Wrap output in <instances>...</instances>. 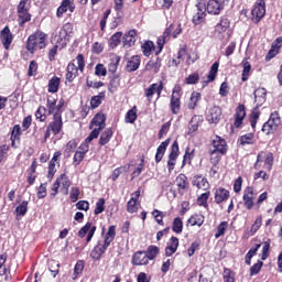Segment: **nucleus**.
Returning a JSON list of instances; mask_svg holds the SVG:
<instances>
[{"mask_svg": "<svg viewBox=\"0 0 282 282\" xmlns=\"http://www.w3.org/2000/svg\"><path fill=\"white\" fill-rule=\"evenodd\" d=\"M226 154L219 153L217 150H209V161L214 166H217L219 162H221V158H224Z\"/></svg>", "mask_w": 282, "mask_h": 282, "instance_id": "nucleus-56", "label": "nucleus"}, {"mask_svg": "<svg viewBox=\"0 0 282 282\" xmlns=\"http://www.w3.org/2000/svg\"><path fill=\"white\" fill-rule=\"evenodd\" d=\"M164 90V83L159 82L151 84L148 88L144 89V96L148 102H153V96L156 94V99L160 100L162 98V91Z\"/></svg>", "mask_w": 282, "mask_h": 282, "instance_id": "nucleus-9", "label": "nucleus"}, {"mask_svg": "<svg viewBox=\"0 0 282 282\" xmlns=\"http://www.w3.org/2000/svg\"><path fill=\"white\" fill-rule=\"evenodd\" d=\"M74 34V23L67 22L61 29L57 35H55V41L57 45L65 46L69 43V37Z\"/></svg>", "mask_w": 282, "mask_h": 282, "instance_id": "nucleus-6", "label": "nucleus"}, {"mask_svg": "<svg viewBox=\"0 0 282 282\" xmlns=\"http://www.w3.org/2000/svg\"><path fill=\"white\" fill-rule=\"evenodd\" d=\"M112 138H113V129L112 128L106 129L100 134L99 147H105L106 144H109V142H111Z\"/></svg>", "mask_w": 282, "mask_h": 282, "instance_id": "nucleus-39", "label": "nucleus"}, {"mask_svg": "<svg viewBox=\"0 0 282 282\" xmlns=\"http://www.w3.org/2000/svg\"><path fill=\"white\" fill-rule=\"evenodd\" d=\"M35 118L40 120V122H45V120H47V108L40 106L35 111Z\"/></svg>", "mask_w": 282, "mask_h": 282, "instance_id": "nucleus-58", "label": "nucleus"}, {"mask_svg": "<svg viewBox=\"0 0 282 282\" xmlns=\"http://www.w3.org/2000/svg\"><path fill=\"white\" fill-rule=\"evenodd\" d=\"M118 87H120V74L111 75L108 86L109 91L113 94V91H118Z\"/></svg>", "mask_w": 282, "mask_h": 282, "instance_id": "nucleus-49", "label": "nucleus"}, {"mask_svg": "<svg viewBox=\"0 0 282 282\" xmlns=\"http://www.w3.org/2000/svg\"><path fill=\"white\" fill-rule=\"evenodd\" d=\"M47 128L54 135H58V133L63 131V113L55 112L53 115V120L48 123Z\"/></svg>", "mask_w": 282, "mask_h": 282, "instance_id": "nucleus-15", "label": "nucleus"}, {"mask_svg": "<svg viewBox=\"0 0 282 282\" xmlns=\"http://www.w3.org/2000/svg\"><path fill=\"white\" fill-rule=\"evenodd\" d=\"M120 43H122V31L116 32L108 40V45H109L110 50H116V47H118V45H120Z\"/></svg>", "mask_w": 282, "mask_h": 282, "instance_id": "nucleus-42", "label": "nucleus"}, {"mask_svg": "<svg viewBox=\"0 0 282 282\" xmlns=\"http://www.w3.org/2000/svg\"><path fill=\"white\" fill-rule=\"evenodd\" d=\"M143 56H151V54H153V52H155V44L153 43V41H145L142 46H141Z\"/></svg>", "mask_w": 282, "mask_h": 282, "instance_id": "nucleus-50", "label": "nucleus"}, {"mask_svg": "<svg viewBox=\"0 0 282 282\" xmlns=\"http://www.w3.org/2000/svg\"><path fill=\"white\" fill-rule=\"evenodd\" d=\"M161 67H162V58L160 57L151 58L145 65V72H150V74H158Z\"/></svg>", "mask_w": 282, "mask_h": 282, "instance_id": "nucleus-30", "label": "nucleus"}, {"mask_svg": "<svg viewBox=\"0 0 282 282\" xmlns=\"http://www.w3.org/2000/svg\"><path fill=\"white\" fill-rule=\"evenodd\" d=\"M135 36H138V30L135 29L124 33L122 36L123 47H133V45H135Z\"/></svg>", "mask_w": 282, "mask_h": 282, "instance_id": "nucleus-27", "label": "nucleus"}, {"mask_svg": "<svg viewBox=\"0 0 282 282\" xmlns=\"http://www.w3.org/2000/svg\"><path fill=\"white\" fill-rule=\"evenodd\" d=\"M177 158H180V143L175 140L171 147V152L169 154L167 161V171L169 173H173L175 171V164L177 162Z\"/></svg>", "mask_w": 282, "mask_h": 282, "instance_id": "nucleus-12", "label": "nucleus"}, {"mask_svg": "<svg viewBox=\"0 0 282 282\" xmlns=\"http://www.w3.org/2000/svg\"><path fill=\"white\" fill-rule=\"evenodd\" d=\"M172 230L176 235H182V231L184 230V223L182 221L181 217H176L173 219Z\"/></svg>", "mask_w": 282, "mask_h": 282, "instance_id": "nucleus-55", "label": "nucleus"}, {"mask_svg": "<svg viewBox=\"0 0 282 282\" xmlns=\"http://www.w3.org/2000/svg\"><path fill=\"white\" fill-rule=\"evenodd\" d=\"M47 47V33L36 30L29 35L26 40V50L30 54H34L36 50H45Z\"/></svg>", "mask_w": 282, "mask_h": 282, "instance_id": "nucleus-3", "label": "nucleus"}, {"mask_svg": "<svg viewBox=\"0 0 282 282\" xmlns=\"http://www.w3.org/2000/svg\"><path fill=\"white\" fill-rule=\"evenodd\" d=\"M242 65V74H241V80L242 83H246L250 78V72H252V64L248 62L247 59H243L241 62Z\"/></svg>", "mask_w": 282, "mask_h": 282, "instance_id": "nucleus-45", "label": "nucleus"}, {"mask_svg": "<svg viewBox=\"0 0 282 282\" xmlns=\"http://www.w3.org/2000/svg\"><path fill=\"white\" fill-rule=\"evenodd\" d=\"M76 61H77V66H76ZM85 55L82 53L76 56V59H73L68 63L66 67V82L67 83H74L76 80V77L78 76V72L83 74L85 72Z\"/></svg>", "mask_w": 282, "mask_h": 282, "instance_id": "nucleus-4", "label": "nucleus"}, {"mask_svg": "<svg viewBox=\"0 0 282 282\" xmlns=\"http://www.w3.org/2000/svg\"><path fill=\"white\" fill-rule=\"evenodd\" d=\"M59 89H61V77L53 76L48 80L47 91H48V94H58Z\"/></svg>", "mask_w": 282, "mask_h": 282, "instance_id": "nucleus-37", "label": "nucleus"}, {"mask_svg": "<svg viewBox=\"0 0 282 282\" xmlns=\"http://www.w3.org/2000/svg\"><path fill=\"white\" fill-rule=\"evenodd\" d=\"M238 142L241 147H246V144H254V133H247L241 135L238 139Z\"/></svg>", "mask_w": 282, "mask_h": 282, "instance_id": "nucleus-57", "label": "nucleus"}, {"mask_svg": "<svg viewBox=\"0 0 282 282\" xmlns=\"http://www.w3.org/2000/svg\"><path fill=\"white\" fill-rule=\"evenodd\" d=\"M175 184L178 195H184L191 187V183H188V176H186L184 173H181L176 176Z\"/></svg>", "mask_w": 282, "mask_h": 282, "instance_id": "nucleus-18", "label": "nucleus"}, {"mask_svg": "<svg viewBox=\"0 0 282 282\" xmlns=\"http://www.w3.org/2000/svg\"><path fill=\"white\" fill-rule=\"evenodd\" d=\"M152 216L154 217V219H155L156 224H159V226H164V218L166 217V214H164L160 209H154L152 212Z\"/></svg>", "mask_w": 282, "mask_h": 282, "instance_id": "nucleus-60", "label": "nucleus"}, {"mask_svg": "<svg viewBox=\"0 0 282 282\" xmlns=\"http://www.w3.org/2000/svg\"><path fill=\"white\" fill-rule=\"evenodd\" d=\"M197 13L193 15L194 25H199L204 23L206 19V12L208 14H221L224 10V0H197Z\"/></svg>", "mask_w": 282, "mask_h": 282, "instance_id": "nucleus-1", "label": "nucleus"}, {"mask_svg": "<svg viewBox=\"0 0 282 282\" xmlns=\"http://www.w3.org/2000/svg\"><path fill=\"white\" fill-rule=\"evenodd\" d=\"M12 41H14V35L10 31V26L7 25L0 31V42L7 52L10 50Z\"/></svg>", "mask_w": 282, "mask_h": 282, "instance_id": "nucleus-17", "label": "nucleus"}, {"mask_svg": "<svg viewBox=\"0 0 282 282\" xmlns=\"http://www.w3.org/2000/svg\"><path fill=\"white\" fill-rule=\"evenodd\" d=\"M22 134H23V131L21 130V126L15 124L12 128L10 140H18L19 141V140H21Z\"/></svg>", "mask_w": 282, "mask_h": 282, "instance_id": "nucleus-63", "label": "nucleus"}, {"mask_svg": "<svg viewBox=\"0 0 282 282\" xmlns=\"http://www.w3.org/2000/svg\"><path fill=\"white\" fill-rule=\"evenodd\" d=\"M97 227L94 226L91 223H86L85 226H83L79 231H78V237L80 239H85L86 237V242L89 243L91 239H94V235H96ZM88 234V235H87Z\"/></svg>", "mask_w": 282, "mask_h": 282, "instance_id": "nucleus-16", "label": "nucleus"}, {"mask_svg": "<svg viewBox=\"0 0 282 282\" xmlns=\"http://www.w3.org/2000/svg\"><path fill=\"white\" fill-rule=\"evenodd\" d=\"M69 10L70 13L76 10V4L74 3V0H63L61 6L57 8L56 17L57 19H63V14Z\"/></svg>", "mask_w": 282, "mask_h": 282, "instance_id": "nucleus-21", "label": "nucleus"}, {"mask_svg": "<svg viewBox=\"0 0 282 282\" xmlns=\"http://www.w3.org/2000/svg\"><path fill=\"white\" fill-rule=\"evenodd\" d=\"M175 30V24H170L169 28H166L161 36L158 37L156 45L158 50L155 51V56H160L162 54V51L164 50V45H166V42L171 40V33Z\"/></svg>", "mask_w": 282, "mask_h": 282, "instance_id": "nucleus-10", "label": "nucleus"}, {"mask_svg": "<svg viewBox=\"0 0 282 282\" xmlns=\"http://www.w3.org/2000/svg\"><path fill=\"white\" fill-rule=\"evenodd\" d=\"M56 102H58V100L52 96L47 97L46 99V107L48 109V116H54V113H56V111H58L57 105Z\"/></svg>", "mask_w": 282, "mask_h": 282, "instance_id": "nucleus-52", "label": "nucleus"}, {"mask_svg": "<svg viewBox=\"0 0 282 282\" xmlns=\"http://www.w3.org/2000/svg\"><path fill=\"white\" fill-rule=\"evenodd\" d=\"M142 57H140V55H132L130 58L127 59L126 72H128L129 74L138 72L140 69Z\"/></svg>", "mask_w": 282, "mask_h": 282, "instance_id": "nucleus-22", "label": "nucleus"}, {"mask_svg": "<svg viewBox=\"0 0 282 282\" xmlns=\"http://www.w3.org/2000/svg\"><path fill=\"white\" fill-rule=\"evenodd\" d=\"M145 254L148 257L149 261H154V259L158 258V254H160V247L155 245H151L148 247Z\"/></svg>", "mask_w": 282, "mask_h": 282, "instance_id": "nucleus-54", "label": "nucleus"}, {"mask_svg": "<svg viewBox=\"0 0 282 282\" xmlns=\"http://www.w3.org/2000/svg\"><path fill=\"white\" fill-rule=\"evenodd\" d=\"M263 226V216L259 215L257 216L256 220L251 225V228L249 231L246 232L248 237H254L257 232H259V229Z\"/></svg>", "mask_w": 282, "mask_h": 282, "instance_id": "nucleus-38", "label": "nucleus"}, {"mask_svg": "<svg viewBox=\"0 0 282 282\" xmlns=\"http://www.w3.org/2000/svg\"><path fill=\"white\" fill-rule=\"evenodd\" d=\"M188 52V46L183 45L177 51L176 58H172L169 61V67H180V63H182V59L184 58V55Z\"/></svg>", "mask_w": 282, "mask_h": 282, "instance_id": "nucleus-32", "label": "nucleus"}, {"mask_svg": "<svg viewBox=\"0 0 282 282\" xmlns=\"http://www.w3.org/2000/svg\"><path fill=\"white\" fill-rule=\"evenodd\" d=\"M185 85H197V83H199V73L195 72L191 75H188L185 79H184Z\"/></svg>", "mask_w": 282, "mask_h": 282, "instance_id": "nucleus-62", "label": "nucleus"}, {"mask_svg": "<svg viewBox=\"0 0 282 282\" xmlns=\"http://www.w3.org/2000/svg\"><path fill=\"white\" fill-rule=\"evenodd\" d=\"M84 270H85V261L78 260L74 267L73 281H76V279H79V276L83 275Z\"/></svg>", "mask_w": 282, "mask_h": 282, "instance_id": "nucleus-53", "label": "nucleus"}, {"mask_svg": "<svg viewBox=\"0 0 282 282\" xmlns=\"http://www.w3.org/2000/svg\"><path fill=\"white\" fill-rule=\"evenodd\" d=\"M192 184L200 191H210V183L208 182V178L204 177L202 174L194 175Z\"/></svg>", "mask_w": 282, "mask_h": 282, "instance_id": "nucleus-23", "label": "nucleus"}, {"mask_svg": "<svg viewBox=\"0 0 282 282\" xmlns=\"http://www.w3.org/2000/svg\"><path fill=\"white\" fill-rule=\"evenodd\" d=\"M116 239V226H109L108 231L106 232L104 240H98L96 246L90 252L91 259L94 261H100L102 259V254L107 252V248L111 246V242Z\"/></svg>", "mask_w": 282, "mask_h": 282, "instance_id": "nucleus-2", "label": "nucleus"}, {"mask_svg": "<svg viewBox=\"0 0 282 282\" xmlns=\"http://www.w3.org/2000/svg\"><path fill=\"white\" fill-rule=\"evenodd\" d=\"M30 202L22 200L20 205H18L14 209V215L17 218L19 217H25L28 215Z\"/></svg>", "mask_w": 282, "mask_h": 282, "instance_id": "nucleus-44", "label": "nucleus"}, {"mask_svg": "<svg viewBox=\"0 0 282 282\" xmlns=\"http://www.w3.org/2000/svg\"><path fill=\"white\" fill-rule=\"evenodd\" d=\"M107 98L106 91H100L98 95H95L90 98V108L98 109L102 105V100Z\"/></svg>", "mask_w": 282, "mask_h": 282, "instance_id": "nucleus-40", "label": "nucleus"}, {"mask_svg": "<svg viewBox=\"0 0 282 282\" xmlns=\"http://www.w3.org/2000/svg\"><path fill=\"white\" fill-rule=\"evenodd\" d=\"M254 199H257L254 187L247 186L242 195L243 206L247 210H252V208H254Z\"/></svg>", "mask_w": 282, "mask_h": 282, "instance_id": "nucleus-11", "label": "nucleus"}, {"mask_svg": "<svg viewBox=\"0 0 282 282\" xmlns=\"http://www.w3.org/2000/svg\"><path fill=\"white\" fill-rule=\"evenodd\" d=\"M170 110L173 116L182 111V97H170Z\"/></svg>", "mask_w": 282, "mask_h": 282, "instance_id": "nucleus-35", "label": "nucleus"}, {"mask_svg": "<svg viewBox=\"0 0 282 282\" xmlns=\"http://www.w3.org/2000/svg\"><path fill=\"white\" fill-rule=\"evenodd\" d=\"M138 199H140V189L135 191L127 203V213H130V215L138 210Z\"/></svg>", "mask_w": 282, "mask_h": 282, "instance_id": "nucleus-31", "label": "nucleus"}, {"mask_svg": "<svg viewBox=\"0 0 282 282\" xmlns=\"http://www.w3.org/2000/svg\"><path fill=\"white\" fill-rule=\"evenodd\" d=\"M230 29V20L226 17H221L218 24L215 26L217 34H225Z\"/></svg>", "mask_w": 282, "mask_h": 282, "instance_id": "nucleus-36", "label": "nucleus"}, {"mask_svg": "<svg viewBox=\"0 0 282 282\" xmlns=\"http://www.w3.org/2000/svg\"><path fill=\"white\" fill-rule=\"evenodd\" d=\"M208 199H210V191H207V192L200 194L196 199V204H197V206H203V208H205V210H208V208H209Z\"/></svg>", "mask_w": 282, "mask_h": 282, "instance_id": "nucleus-47", "label": "nucleus"}, {"mask_svg": "<svg viewBox=\"0 0 282 282\" xmlns=\"http://www.w3.org/2000/svg\"><path fill=\"white\" fill-rule=\"evenodd\" d=\"M180 248V238L172 236L165 247V257H173Z\"/></svg>", "mask_w": 282, "mask_h": 282, "instance_id": "nucleus-24", "label": "nucleus"}, {"mask_svg": "<svg viewBox=\"0 0 282 282\" xmlns=\"http://www.w3.org/2000/svg\"><path fill=\"white\" fill-rule=\"evenodd\" d=\"M265 17V0H258L251 10V22L259 25Z\"/></svg>", "mask_w": 282, "mask_h": 282, "instance_id": "nucleus-7", "label": "nucleus"}, {"mask_svg": "<svg viewBox=\"0 0 282 282\" xmlns=\"http://www.w3.org/2000/svg\"><path fill=\"white\" fill-rule=\"evenodd\" d=\"M227 230H228V221H221L217 227L215 239H219V237H224Z\"/></svg>", "mask_w": 282, "mask_h": 282, "instance_id": "nucleus-61", "label": "nucleus"}, {"mask_svg": "<svg viewBox=\"0 0 282 282\" xmlns=\"http://www.w3.org/2000/svg\"><path fill=\"white\" fill-rule=\"evenodd\" d=\"M170 144H171V138H167L165 141L161 142V144L158 147L156 153H155L156 164H160V162H162V158H164V154L166 153V149Z\"/></svg>", "mask_w": 282, "mask_h": 282, "instance_id": "nucleus-33", "label": "nucleus"}, {"mask_svg": "<svg viewBox=\"0 0 282 282\" xmlns=\"http://www.w3.org/2000/svg\"><path fill=\"white\" fill-rule=\"evenodd\" d=\"M106 122L107 115H105V112L102 111L97 112L89 123V129H93V131L89 133L88 140L98 139V135H100V131H102L105 127H107Z\"/></svg>", "mask_w": 282, "mask_h": 282, "instance_id": "nucleus-5", "label": "nucleus"}, {"mask_svg": "<svg viewBox=\"0 0 282 282\" xmlns=\"http://www.w3.org/2000/svg\"><path fill=\"white\" fill-rule=\"evenodd\" d=\"M279 124H281V117H279L278 111H274L270 115L269 120L262 126V133H265V135L274 133L276 129H279Z\"/></svg>", "mask_w": 282, "mask_h": 282, "instance_id": "nucleus-8", "label": "nucleus"}, {"mask_svg": "<svg viewBox=\"0 0 282 282\" xmlns=\"http://www.w3.org/2000/svg\"><path fill=\"white\" fill-rule=\"evenodd\" d=\"M215 204H224V202H228L230 199V191L219 187L215 191L214 194Z\"/></svg>", "mask_w": 282, "mask_h": 282, "instance_id": "nucleus-25", "label": "nucleus"}, {"mask_svg": "<svg viewBox=\"0 0 282 282\" xmlns=\"http://www.w3.org/2000/svg\"><path fill=\"white\" fill-rule=\"evenodd\" d=\"M132 265H149V257L147 251H137L132 256Z\"/></svg>", "mask_w": 282, "mask_h": 282, "instance_id": "nucleus-28", "label": "nucleus"}, {"mask_svg": "<svg viewBox=\"0 0 282 282\" xmlns=\"http://www.w3.org/2000/svg\"><path fill=\"white\" fill-rule=\"evenodd\" d=\"M61 155H63V152H54L53 158L48 162L47 180H50V182H52L54 180V175H56V165L61 166Z\"/></svg>", "mask_w": 282, "mask_h": 282, "instance_id": "nucleus-14", "label": "nucleus"}, {"mask_svg": "<svg viewBox=\"0 0 282 282\" xmlns=\"http://www.w3.org/2000/svg\"><path fill=\"white\" fill-rule=\"evenodd\" d=\"M206 120L209 124H219L221 120V107L213 106L209 108Z\"/></svg>", "mask_w": 282, "mask_h": 282, "instance_id": "nucleus-19", "label": "nucleus"}, {"mask_svg": "<svg viewBox=\"0 0 282 282\" xmlns=\"http://www.w3.org/2000/svg\"><path fill=\"white\" fill-rule=\"evenodd\" d=\"M206 217L202 214H194L187 219V225L189 226H198V228H202L204 226Z\"/></svg>", "mask_w": 282, "mask_h": 282, "instance_id": "nucleus-43", "label": "nucleus"}, {"mask_svg": "<svg viewBox=\"0 0 282 282\" xmlns=\"http://www.w3.org/2000/svg\"><path fill=\"white\" fill-rule=\"evenodd\" d=\"M199 100H202V93L193 91L187 104L188 109H196Z\"/></svg>", "mask_w": 282, "mask_h": 282, "instance_id": "nucleus-51", "label": "nucleus"}, {"mask_svg": "<svg viewBox=\"0 0 282 282\" xmlns=\"http://www.w3.org/2000/svg\"><path fill=\"white\" fill-rule=\"evenodd\" d=\"M268 98V93L265 91V88H258L254 90V102L256 108L259 110V107H262V105H265V100Z\"/></svg>", "mask_w": 282, "mask_h": 282, "instance_id": "nucleus-29", "label": "nucleus"}, {"mask_svg": "<svg viewBox=\"0 0 282 282\" xmlns=\"http://www.w3.org/2000/svg\"><path fill=\"white\" fill-rule=\"evenodd\" d=\"M219 72V62H215L209 69L207 79L202 82L203 87L208 86L209 83H213L217 78V73Z\"/></svg>", "mask_w": 282, "mask_h": 282, "instance_id": "nucleus-34", "label": "nucleus"}, {"mask_svg": "<svg viewBox=\"0 0 282 282\" xmlns=\"http://www.w3.org/2000/svg\"><path fill=\"white\" fill-rule=\"evenodd\" d=\"M17 12H18V23L20 28H23V25L32 21V14L28 10V8L17 9Z\"/></svg>", "mask_w": 282, "mask_h": 282, "instance_id": "nucleus-26", "label": "nucleus"}, {"mask_svg": "<svg viewBox=\"0 0 282 282\" xmlns=\"http://www.w3.org/2000/svg\"><path fill=\"white\" fill-rule=\"evenodd\" d=\"M223 278H224L225 282H235V271H232L228 268H225Z\"/></svg>", "mask_w": 282, "mask_h": 282, "instance_id": "nucleus-64", "label": "nucleus"}, {"mask_svg": "<svg viewBox=\"0 0 282 282\" xmlns=\"http://www.w3.org/2000/svg\"><path fill=\"white\" fill-rule=\"evenodd\" d=\"M213 151H218L220 155H226L228 153V143L226 139H221V137L216 135L212 141Z\"/></svg>", "mask_w": 282, "mask_h": 282, "instance_id": "nucleus-20", "label": "nucleus"}, {"mask_svg": "<svg viewBox=\"0 0 282 282\" xmlns=\"http://www.w3.org/2000/svg\"><path fill=\"white\" fill-rule=\"evenodd\" d=\"M56 181L59 185L62 184V191H69V186H72V181H69V176H67L66 173H63L59 176H57Z\"/></svg>", "mask_w": 282, "mask_h": 282, "instance_id": "nucleus-48", "label": "nucleus"}, {"mask_svg": "<svg viewBox=\"0 0 282 282\" xmlns=\"http://www.w3.org/2000/svg\"><path fill=\"white\" fill-rule=\"evenodd\" d=\"M261 116V111H259L257 108L252 110L250 117H249V122L251 124V128L257 129V121L259 120V117Z\"/></svg>", "mask_w": 282, "mask_h": 282, "instance_id": "nucleus-59", "label": "nucleus"}, {"mask_svg": "<svg viewBox=\"0 0 282 282\" xmlns=\"http://www.w3.org/2000/svg\"><path fill=\"white\" fill-rule=\"evenodd\" d=\"M193 160H195V149H191V147H187L183 156L182 169H184L186 164L191 166V164H193Z\"/></svg>", "mask_w": 282, "mask_h": 282, "instance_id": "nucleus-41", "label": "nucleus"}, {"mask_svg": "<svg viewBox=\"0 0 282 282\" xmlns=\"http://www.w3.org/2000/svg\"><path fill=\"white\" fill-rule=\"evenodd\" d=\"M135 120H138V106H133L128 110L124 117V122H127V124H133Z\"/></svg>", "mask_w": 282, "mask_h": 282, "instance_id": "nucleus-46", "label": "nucleus"}, {"mask_svg": "<svg viewBox=\"0 0 282 282\" xmlns=\"http://www.w3.org/2000/svg\"><path fill=\"white\" fill-rule=\"evenodd\" d=\"M243 120H246V105L240 104L236 108L231 129H241L243 127Z\"/></svg>", "mask_w": 282, "mask_h": 282, "instance_id": "nucleus-13", "label": "nucleus"}]
</instances>
